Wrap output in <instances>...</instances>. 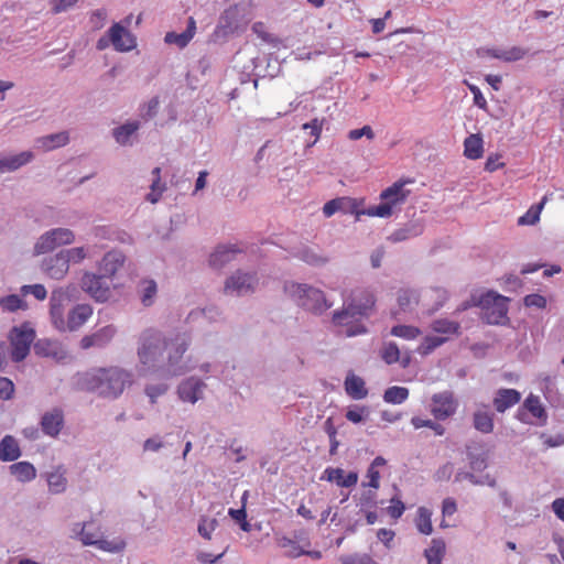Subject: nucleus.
Wrapping results in <instances>:
<instances>
[{
  "instance_id": "obj_17",
  "label": "nucleus",
  "mask_w": 564,
  "mask_h": 564,
  "mask_svg": "<svg viewBox=\"0 0 564 564\" xmlns=\"http://www.w3.org/2000/svg\"><path fill=\"white\" fill-rule=\"evenodd\" d=\"M116 333L117 328L113 325H106L91 334L85 335L80 339V348H104L112 340Z\"/></svg>"
},
{
  "instance_id": "obj_3",
  "label": "nucleus",
  "mask_w": 564,
  "mask_h": 564,
  "mask_svg": "<svg viewBox=\"0 0 564 564\" xmlns=\"http://www.w3.org/2000/svg\"><path fill=\"white\" fill-rule=\"evenodd\" d=\"M167 347V338L162 332L148 328L138 339L137 356L140 371H161L162 357Z\"/></svg>"
},
{
  "instance_id": "obj_29",
  "label": "nucleus",
  "mask_w": 564,
  "mask_h": 564,
  "mask_svg": "<svg viewBox=\"0 0 564 564\" xmlns=\"http://www.w3.org/2000/svg\"><path fill=\"white\" fill-rule=\"evenodd\" d=\"M346 393L354 400L365 399L368 394L365 380L354 373H349L344 382Z\"/></svg>"
},
{
  "instance_id": "obj_16",
  "label": "nucleus",
  "mask_w": 564,
  "mask_h": 564,
  "mask_svg": "<svg viewBox=\"0 0 564 564\" xmlns=\"http://www.w3.org/2000/svg\"><path fill=\"white\" fill-rule=\"evenodd\" d=\"M108 35L110 36L111 45L118 52H130L137 46L135 37L120 23H115L108 30Z\"/></svg>"
},
{
  "instance_id": "obj_55",
  "label": "nucleus",
  "mask_w": 564,
  "mask_h": 564,
  "mask_svg": "<svg viewBox=\"0 0 564 564\" xmlns=\"http://www.w3.org/2000/svg\"><path fill=\"white\" fill-rule=\"evenodd\" d=\"M380 356L388 365L395 364L400 360V350L395 343H386L380 349Z\"/></svg>"
},
{
  "instance_id": "obj_48",
  "label": "nucleus",
  "mask_w": 564,
  "mask_h": 564,
  "mask_svg": "<svg viewBox=\"0 0 564 564\" xmlns=\"http://www.w3.org/2000/svg\"><path fill=\"white\" fill-rule=\"evenodd\" d=\"M26 307L25 301L17 294L0 297V308L3 312L12 313L19 310H26Z\"/></svg>"
},
{
  "instance_id": "obj_32",
  "label": "nucleus",
  "mask_w": 564,
  "mask_h": 564,
  "mask_svg": "<svg viewBox=\"0 0 564 564\" xmlns=\"http://www.w3.org/2000/svg\"><path fill=\"white\" fill-rule=\"evenodd\" d=\"M356 207L355 200L349 197H338L328 200L323 206V214L325 217H330L337 212L352 213Z\"/></svg>"
},
{
  "instance_id": "obj_1",
  "label": "nucleus",
  "mask_w": 564,
  "mask_h": 564,
  "mask_svg": "<svg viewBox=\"0 0 564 564\" xmlns=\"http://www.w3.org/2000/svg\"><path fill=\"white\" fill-rule=\"evenodd\" d=\"M373 306V295L368 291H359L341 312L334 314L333 322L339 327L338 333L346 337L365 334L367 329L361 318L369 316Z\"/></svg>"
},
{
  "instance_id": "obj_22",
  "label": "nucleus",
  "mask_w": 564,
  "mask_h": 564,
  "mask_svg": "<svg viewBox=\"0 0 564 564\" xmlns=\"http://www.w3.org/2000/svg\"><path fill=\"white\" fill-rule=\"evenodd\" d=\"M124 263L122 252L112 250L107 252L98 264V270L105 276L111 279Z\"/></svg>"
},
{
  "instance_id": "obj_2",
  "label": "nucleus",
  "mask_w": 564,
  "mask_h": 564,
  "mask_svg": "<svg viewBox=\"0 0 564 564\" xmlns=\"http://www.w3.org/2000/svg\"><path fill=\"white\" fill-rule=\"evenodd\" d=\"M132 382L133 375L119 367L99 368L82 379L83 388L107 398H118Z\"/></svg>"
},
{
  "instance_id": "obj_41",
  "label": "nucleus",
  "mask_w": 564,
  "mask_h": 564,
  "mask_svg": "<svg viewBox=\"0 0 564 564\" xmlns=\"http://www.w3.org/2000/svg\"><path fill=\"white\" fill-rule=\"evenodd\" d=\"M140 300L144 306H150L154 303L158 286L153 280H142L138 289Z\"/></svg>"
},
{
  "instance_id": "obj_57",
  "label": "nucleus",
  "mask_w": 564,
  "mask_h": 564,
  "mask_svg": "<svg viewBox=\"0 0 564 564\" xmlns=\"http://www.w3.org/2000/svg\"><path fill=\"white\" fill-rule=\"evenodd\" d=\"M279 545L285 550L284 554L288 557L296 558L301 555H304L305 550H303L296 542L291 539L283 538L279 541Z\"/></svg>"
},
{
  "instance_id": "obj_23",
  "label": "nucleus",
  "mask_w": 564,
  "mask_h": 564,
  "mask_svg": "<svg viewBox=\"0 0 564 564\" xmlns=\"http://www.w3.org/2000/svg\"><path fill=\"white\" fill-rule=\"evenodd\" d=\"M196 33V21L193 17L188 18L187 28L183 33L167 32L164 41L167 44H174L178 48H184L193 40Z\"/></svg>"
},
{
  "instance_id": "obj_8",
  "label": "nucleus",
  "mask_w": 564,
  "mask_h": 564,
  "mask_svg": "<svg viewBox=\"0 0 564 564\" xmlns=\"http://www.w3.org/2000/svg\"><path fill=\"white\" fill-rule=\"evenodd\" d=\"M75 241V234L68 228H53L41 235L34 245V253L43 254L57 247L69 246Z\"/></svg>"
},
{
  "instance_id": "obj_36",
  "label": "nucleus",
  "mask_w": 564,
  "mask_h": 564,
  "mask_svg": "<svg viewBox=\"0 0 564 564\" xmlns=\"http://www.w3.org/2000/svg\"><path fill=\"white\" fill-rule=\"evenodd\" d=\"M9 469L10 473L21 482L31 481L36 477V469L29 462H19L12 464Z\"/></svg>"
},
{
  "instance_id": "obj_19",
  "label": "nucleus",
  "mask_w": 564,
  "mask_h": 564,
  "mask_svg": "<svg viewBox=\"0 0 564 564\" xmlns=\"http://www.w3.org/2000/svg\"><path fill=\"white\" fill-rule=\"evenodd\" d=\"M43 272L54 280H62L68 273V265L62 252L47 257L42 262Z\"/></svg>"
},
{
  "instance_id": "obj_26",
  "label": "nucleus",
  "mask_w": 564,
  "mask_h": 564,
  "mask_svg": "<svg viewBox=\"0 0 564 564\" xmlns=\"http://www.w3.org/2000/svg\"><path fill=\"white\" fill-rule=\"evenodd\" d=\"M31 151H23L18 154L0 158V173L13 172L26 165L33 160Z\"/></svg>"
},
{
  "instance_id": "obj_46",
  "label": "nucleus",
  "mask_w": 564,
  "mask_h": 564,
  "mask_svg": "<svg viewBox=\"0 0 564 564\" xmlns=\"http://www.w3.org/2000/svg\"><path fill=\"white\" fill-rule=\"evenodd\" d=\"M409 389L405 387L393 386L383 393V401L390 404H401L409 398Z\"/></svg>"
},
{
  "instance_id": "obj_38",
  "label": "nucleus",
  "mask_w": 564,
  "mask_h": 564,
  "mask_svg": "<svg viewBox=\"0 0 564 564\" xmlns=\"http://www.w3.org/2000/svg\"><path fill=\"white\" fill-rule=\"evenodd\" d=\"M474 427L485 434L494 430V414L485 409H479L474 413Z\"/></svg>"
},
{
  "instance_id": "obj_25",
  "label": "nucleus",
  "mask_w": 564,
  "mask_h": 564,
  "mask_svg": "<svg viewBox=\"0 0 564 564\" xmlns=\"http://www.w3.org/2000/svg\"><path fill=\"white\" fill-rule=\"evenodd\" d=\"M521 393L516 389H499L494 398L495 409L502 413L519 403Z\"/></svg>"
},
{
  "instance_id": "obj_31",
  "label": "nucleus",
  "mask_w": 564,
  "mask_h": 564,
  "mask_svg": "<svg viewBox=\"0 0 564 564\" xmlns=\"http://www.w3.org/2000/svg\"><path fill=\"white\" fill-rule=\"evenodd\" d=\"M42 429L45 434L50 436H56L63 425V412L58 409H54L47 412L42 417Z\"/></svg>"
},
{
  "instance_id": "obj_61",
  "label": "nucleus",
  "mask_w": 564,
  "mask_h": 564,
  "mask_svg": "<svg viewBox=\"0 0 564 564\" xmlns=\"http://www.w3.org/2000/svg\"><path fill=\"white\" fill-rule=\"evenodd\" d=\"M98 549L108 552H120L124 547V543L122 541H107L102 539V534L100 533V538H98L96 544Z\"/></svg>"
},
{
  "instance_id": "obj_62",
  "label": "nucleus",
  "mask_w": 564,
  "mask_h": 564,
  "mask_svg": "<svg viewBox=\"0 0 564 564\" xmlns=\"http://www.w3.org/2000/svg\"><path fill=\"white\" fill-rule=\"evenodd\" d=\"M21 293L22 295L32 294L39 301H43L47 295L43 284L23 285Z\"/></svg>"
},
{
  "instance_id": "obj_5",
  "label": "nucleus",
  "mask_w": 564,
  "mask_h": 564,
  "mask_svg": "<svg viewBox=\"0 0 564 564\" xmlns=\"http://www.w3.org/2000/svg\"><path fill=\"white\" fill-rule=\"evenodd\" d=\"M189 337L186 334H177L167 339L166 362H162L161 371L171 376H180L191 370V367L182 362L183 355L189 346Z\"/></svg>"
},
{
  "instance_id": "obj_12",
  "label": "nucleus",
  "mask_w": 564,
  "mask_h": 564,
  "mask_svg": "<svg viewBox=\"0 0 564 564\" xmlns=\"http://www.w3.org/2000/svg\"><path fill=\"white\" fill-rule=\"evenodd\" d=\"M458 401L452 391L435 393L431 399L430 411L440 421H444L456 413Z\"/></svg>"
},
{
  "instance_id": "obj_45",
  "label": "nucleus",
  "mask_w": 564,
  "mask_h": 564,
  "mask_svg": "<svg viewBox=\"0 0 564 564\" xmlns=\"http://www.w3.org/2000/svg\"><path fill=\"white\" fill-rule=\"evenodd\" d=\"M547 195H544L541 202L538 205L531 206L528 212L518 219V225L527 226V225H535L540 219V214L547 202Z\"/></svg>"
},
{
  "instance_id": "obj_14",
  "label": "nucleus",
  "mask_w": 564,
  "mask_h": 564,
  "mask_svg": "<svg viewBox=\"0 0 564 564\" xmlns=\"http://www.w3.org/2000/svg\"><path fill=\"white\" fill-rule=\"evenodd\" d=\"M240 29H242L240 10L238 6H231L221 13L214 34L217 37H227Z\"/></svg>"
},
{
  "instance_id": "obj_20",
  "label": "nucleus",
  "mask_w": 564,
  "mask_h": 564,
  "mask_svg": "<svg viewBox=\"0 0 564 564\" xmlns=\"http://www.w3.org/2000/svg\"><path fill=\"white\" fill-rule=\"evenodd\" d=\"M241 252L236 245H219L209 256V264L215 269H221L234 261L238 253Z\"/></svg>"
},
{
  "instance_id": "obj_53",
  "label": "nucleus",
  "mask_w": 564,
  "mask_h": 564,
  "mask_svg": "<svg viewBox=\"0 0 564 564\" xmlns=\"http://www.w3.org/2000/svg\"><path fill=\"white\" fill-rule=\"evenodd\" d=\"M345 416L349 422L358 424L369 416V409L365 405L355 404L348 408Z\"/></svg>"
},
{
  "instance_id": "obj_15",
  "label": "nucleus",
  "mask_w": 564,
  "mask_h": 564,
  "mask_svg": "<svg viewBox=\"0 0 564 564\" xmlns=\"http://www.w3.org/2000/svg\"><path fill=\"white\" fill-rule=\"evenodd\" d=\"M33 349L36 356L50 358L55 362H65L69 358L67 350L58 340L41 338L34 343Z\"/></svg>"
},
{
  "instance_id": "obj_44",
  "label": "nucleus",
  "mask_w": 564,
  "mask_h": 564,
  "mask_svg": "<svg viewBox=\"0 0 564 564\" xmlns=\"http://www.w3.org/2000/svg\"><path fill=\"white\" fill-rule=\"evenodd\" d=\"M90 247H74L68 249L61 250L62 254L64 256L67 265L69 267L70 263L78 264L83 262L86 258L89 257Z\"/></svg>"
},
{
  "instance_id": "obj_64",
  "label": "nucleus",
  "mask_w": 564,
  "mask_h": 564,
  "mask_svg": "<svg viewBox=\"0 0 564 564\" xmlns=\"http://www.w3.org/2000/svg\"><path fill=\"white\" fill-rule=\"evenodd\" d=\"M348 139L351 141H356L366 137L368 140H372L375 138V132L370 126H364L360 129H354L348 132Z\"/></svg>"
},
{
  "instance_id": "obj_42",
  "label": "nucleus",
  "mask_w": 564,
  "mask_h": 564,
  "mask_svg": "<svg viewBox=\"0 0 564 564\" xmlns=\"http://www.w3.org/2000/svg\"><path fill=\"white\" fill-rule=\"evenodd\" d=\"M427 564H442L445 555V543L441 539L432 540L430 547L424 552Z\"/></svg>"
},
{
  "instance_id": "obj_37",
  "label": "nucleus",
  "mask_w": 564,
  "mask_h": 564,
  "mask_svg": "<svg viewBox=\"0 0 564 564\" xmlns=\"http://www.w3.org/2000/svg\"><path fill=\"white\" fill-rule=\"evenodd\" d=\"M74 532L85 545H95L101 533L98 528H94L93 523H77L74 527Z\"/></svg>"
},
{
  "instance_id": "obj_4",
  "label": "nucleus",
  "mask_w": 564,
  "mask_h": 564,
  "mask_svg": "<svg viewBox=\"0 0 564 564\" xmlns=\"http://www.w3.org/2000/svg\"><path fill=\"white\" fill-rule=\"evenodd\" d=\"M285 294L306 311L321 314L332 306L322 290L305 283L285 282Z\"/></svg>"
},
{
  "instance_id": "obj_58",
  "label": "nucleus",
  "mask_w": 564,
  "mask_h": 564,
  "mask_svg": "<svg viewBox=\"0 0 564 564\" xmlns=\"http://www.w3.org/2000/svg\"><path fill=\"white\" fill-rule=\"evenodd\" d=\"M391 334L393 336L411 340L415 339L421 334V330L415 326L397 325L392 327Z\"/></svg>"
},
{
  "instance_id": "obj_10",
  "label": "nucleus",
  "mask_w": 564,
  "mask_h": 564,
  "mask_svg": "<svg viewBox=\"0 0 564 564\" xmlns=\"http://www.w3.org/2000/svg\"><path fill=\"white\" fill-rule=\"evenodd\" d=\"M109 278L104 274L85 272L80 280L82 289L97 302H106L111 296Z\"/></svg>"
},
{
  "instance_id": "obj_7",
  "label": "nucleus",
  "mask_w": 564,
  "mask_h": 564,
  "mask_svg": "<svg viewBox=\"0 0 564 564\" xmlns=\"http://www.w3.org/2000/svg\"><path fill=\"white\" fill-rule=\"evenodd\" d=\"M478 306L481 308L486 323L499 324L507 316L508 299L490 291L479 297Z\"/></svg>"
},
{
  "instance_id": "obj_51",
  "label": "nucleus",
  "mask_w": 564,
  "mask_h": 564,
  "mask_svg": "<svg viewBox=\"0 0 564 564\" xmlns=\"http://www.w3.org/2000/svg\"><path fill=\"white\" fill-rule=\"evenodd\" d=\"M386 465V459L381 456L376 457L367 471L368 486L375 489L379 488V479L380 473L378 470L379 467Z\"/></svg>"
},
{
  "instance_id": "obj_49",
  "label": "nucleus",
  "mask_w": 564,
  "mask_h": 564,
  "mask_svg": "<svg viewBox=\"0 0 564 564\" xmlns=\"http://www.w3.org/2000/svg\"><path fill=\"white\" fill-rule=\"evenodd\" d=\"M432 512L425 508L420 507L417 509V514L415 518V525L417 530L423 534H431L433 531L432 521H431Z\"/></svg>"
},
{
  "instance_id": "obj_27",
  "label": "nucleus",
  "mask_w": 564,
  "mask_h": 564,
  "mask_svg": "<svg viewBox=\"0 0 564 564\" xmlns=\"http://www.w3.org/2000/svg\"><path fill=\"white\" fill-rule=\"evenodd\" d=\"M295 257L312 267H323L329 261V258L319 249L308 246L300 248Z\"/></svg>"
},
{
  "instance_id": "obj_11",
  "label": "nucleus",
  "mask_w": 564,
  "mask_h": 564,
  "mask_svg": "<svg viewBox=\"0 0 564 564\" xmlns=\"http://www.w3.org/2000/svg\"><path fill=\"white\" fill-rule=\"evenodd\" d=\"M74 286H65L55 289L50 299V317L54 327L62 324V318L65 317V311L72 302V291Z\"/></svg>"
},
{
  "instance_id": "obj_33",
  "label": "nucleus",
  "mask_w": 564,
  "mask_h": 564,
  "mask_svg": "<svg viewBox=\"0 0 564 564\" xmlns=\"http://www.w3.org/2000/svg\"><path fill=\"white\" fill-rule=\"evenodd\" d=\"M488 55L503 62H516L522 59L528 51L520 46H512L510 48H489Z\"/></svg>"
},
{
  "instance_id": "obj_35",
  "label": "nucleus",
  "mask_w": 564,
  "mask_h": 564,
  "mask_svg": "<svg viewBox=\"0 0 564 564\" xmlns=\"http://www.w3.org/2000/svg\"><path fill=\"white\" fill-rule=\"evenodd\" d=\"M21 455L20 447L14 437L7 435L0 442V459L12 462Z\"/></svg>"
},
{
  "instance_id": "obj_59",
  "label": "nucleus",
  "mask_w": 564,
  "mask_h": 564,
  "mask_svg": "<svg viewBox=\"0 0 564 564\" xmlns=\"http://www.w3.org/2000/svg\"><path fill=\"white\" fill-rule=\"evenodd\" d=\"M392 213H393V207L391 206L390 203H387L386 200H382V203H380L377 206L369 207L365 212V214H367L368 216L382 217V218L390 217L392 215Z\"/></svg>"
},
{
  "instance_id": "obj_18",
  "label": "nucleus",
  "mask_w": 564,
  "mask_h": 564,
  "mask_svg": "<svg viewBox=\"0 0 564 564\" xmlns=\"http://www.w3.org/2000/svg\"><path fill=\"white\" fill-rule=\"evenodd\" d=\"M205 388L206 384L204 381L198 378L191 377L178 384L177 394L182 401L194 404L203 398Z\"/></svg>"
},
{
  "instance_id": "obj_21",
  "label": "nucleus",
  "mask_w": 564,
  "mask_h": 564,
  "mask_svg": "<svg viewBox=\"0 0 564 564\" xmlns=\"http://www.w3.org/2000/svg\"><path fill=\"white\" fill-rule=\"evenodd\" d=\"M322 479L335 482L339 487L350 488L357 484L358 474L355 471L346 474L341 468L327 467L322 475Z\"/></svg>"
},
{
  "instance_id": "obj_52",
  "label": "nucleus",
  "mask_w": 564,
  "mask_h": 564,
  "mask_svg": "<svg viewBox=\"0 0 564 564\" xmlns=\"http://www.w3.org/2000/svg\"><path fill=\"white\" fill-rule=\"evenodd\" d=\"M446 341L447 337L426 336L417 347V352L422 356H426Z\"/></svg>"
},
{
  "instance_id": "obj_50",
  "label": "nucleus",
  "mask_w": 564,
  "mask_h": 564,
  "mask_svg": "<svg viewBox=\"0 0 564 564\" xmlns=\"http://www.w3.org/2000/svg\"><path fill=\"white\" fill-rule=\"evenodd\" d=\"M523 408L527 409L532 414L533 417L542 421L543 423L546 421V413L540 402L539 397L530 394L525 399Z\"/></svg>"
},
{
  "instance_id": "obj_6",
  "label": "nucleus",
  "mask_w": 564,
  "mask_h": 564,
  "mask_svg": "<svg viewBox=\"0 0 564 564\" xmlns=\"http://www.w3.org/2000/svg\"><path fill=\"white\" fill-rule=\"evenodd\" d=\"M34 339L35 330L31 324L24 323L20 326H14L9 335L11 359L15 362L24 360L30 352V347Z\"/></svg>"
},
{
  "instance_id": "obj_13",
  "label": "nucleus",
  "mask_w": 564,
  "mask_h": 564,
  "mask_svg": "<svg viewBox=\"0 0 564 564\" xmlns=\"http://www.w3.org/2000/svg\"><path fill=\"white\" fill-rule=\"evenodd\" d=\"M93 315V307L88 304H78L68 311L62 318V324L56 325L58 332H74L82 327Z\"/></svg>"
},
{
  "instance_id": "obj_9",
  "label": "nucleus",
  "mask_w": 564,
  "mask_h": 564,
  "mask_svg": "<svg viewBox=\"0 0 564 564\" xmlns=\"http://www.w3.org/2000/svg\"><path fill=\"white\" fill-rule=\"evenodd\" d=\"M258 282L256 273L237 270L225 281L224 292L227 295L243 296L253 293Z\"/></svg>"
},
{
  "instance_id": "obj_34",
  "label": "nucleus",
  "mask_w": 564,
  "mask_h": 564,
  "mask_svg": "<svg viewBox=\"0 0 564 564\" xmlns=\"http://www.w3.org/2000/svg\"><path fill=\"white\" fill-rule=\"evenodd\" d=\"M484 154V140L480 134H470L464 140V155L469 160H478Z\"/></svg>"
},
{
  "instance_id": "obj_30",
  "label": "nucleus",
  "mask_w": 564,
  "mask_h": 564,
  "mask_svg": "<svg viewBox=\"0 0 564 564\" xmlns=\"http://www.w3.org/2000/svg\"><path fill=\"white\" fill-rule=\"evenodd\" d=\"M68 141V133L66 131H62L36 139L35 147L43 151H51L66 145Z\"/></svg>"
},
{
  "instance_id": "obj_24",
  "label": "nucleus",
  "mask_w": 564,
  "mask_h": 564,
  "mask_svg": "<svg viewBox=\"0 0 564 564\" xmlns=\"http://www.w3.org/2000/svg\"><path fill=\"white\" fill-rule=\"evenodd\" d=\"M424 225L420 220H412L406 223L403 227L393 231L388 239L392 242H401L422 235Z\"/></svg>"
},
{
  "instance_id": "obj_56",
  "label": "nucleus",
  "mask_w": 564,
  "mask_h": 564,
  "mask_svg": "<svg viewBox=\"0 0 564 564\" xmlns=\"http://www.w3.org/2000/svg\"><path fill=\"white\" fill-rule=\"evenodd\" d=\"M218 521L214 518L202 517L198 523V533L202 538L210 540L212 533L216 530Z\"/></svg>"
},
{
  "instance_id": "obj_54",
  "label": "nucleus",
  "mask_w": 564,
  "mask_h": 564,
  "mask_svg": "<svg viewBox=\"0 0 564 564\" xmlns=\"http://www.w3.org/2000/svg\"><path fill=\"white\" fill-rule=\"evenodd\" d=\"M419 296L414 290L402 289L398 293V304L402 311L410 310L413 304H417Z\"/></svg>"
},
{
  "instance_id": "obj_28",
  "label": "nucleus",
  "mask_w": 564,
  "mask_h": 564,
  "mask_svg": "<svg viewBox=\"0 0 564 564\" xmlns=\"http://www.w3.org/2000/svg\"><path fill=\"white\" fill-rule=\"evenodd\" d=\"M404 182L399 181L386 188L380 194L381 200L390 203L393 208L403 204L409 195V191L404 189Z\"/></svg>"
},
{
  "instance_id": "obj_43",
  "label": "nucleus",
  "mask_w": 564,
  "mask_h": 564,
  "mask_svg": "<svg viewBox=\"0 0 564 564\" xmlns=\"http://www.w3.org/2000/svg\"><path fill=\"white\" fill-rule=\"evenodd\" d=\"M140 124L138 121L127 122L113 130V138L121 145H127L130 138L138 131Z\"/></svg>"
},
{
  "instance_id": "obj_60",
  "label": "nucleus",
  "mask_w": 564,
  "mask_h": 564,
  "mask_svg": "<svg viewBox=\"0 0 564 564\" xmlns=\"http://www.w3.org/2000/svg\"><path fill=\"white\" fill-rule=\"evenodd\" d=\"M108 13L105 9H97L90 13L89 25L91 30H100L105 26Z\"/></svg>"
},
{
  "instance_id": "obj_40",
  "label": "nucleus",
  "mask_w": 564,
  "mask_h": 564,
  "mask_svg": "<svg viewBox=\"0 0 564 564\" xmlns=\"http://www.w3.org/2000/svg\"><path fill=\"white\" fill-rule=\"evenodd\" d=\"M47 485L52 494H61L65 491L67 487V479L65 477V470L61 467L47 474Z\"/></svg>"
},
{
  "instance_id": "obj_39",
  "label": "nucleus",
  "mask_w": 564,
  "mask_h": 564,
  "mask_svg": "<svg viewBox=\"0 0 564 564\" xmlns=\"http://www.w3.org/2000/svg\"><path fill=\"white\" fill-rule=\"evenodd\" d=\"M459 328L460 325L458 322L447 318L435 319L431 323V329L437 334L443 335L442 337H447V339L452 335H458Z\"/></svg>"
},
{
  "instance_id": "obj_47",
  "label": "nucleus",
  "mask_w": 564,
  "mask_h": 564,
  "mask_svg": "<svg viewBox=\"0 0 564 564\" xmlns=\"http://www.w3.org/2000/svg\"><path fill=\"white\" fill-rule=\"evenodd\" d=\"M463 480H468L473 485H488L490 487L496 486V479L489 475L477 477L473 473L459 470L455 475V481L460 482Z\"/></svg>"
},
{
  "instance_id": "obj_63",
  "label": "nucleus",
  "mask_w": 564,
  "mask_h": 564,
  "mask_svg": "<svg viewBox=\"0 0 564 564\" xmlns=\"http://www.w3.org/2000/svg\"><path fill=\"white\" fill-rule=\"evenodd\" d=\"M145 394L149 397L151 403H155L156 399L164 394L167 391V384L165 383H156V384H148L145 387Z\"/></svg>"
}]
</instances>
